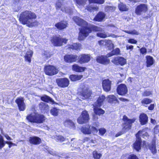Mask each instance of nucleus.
Returning <instances> with one entry per match:
<instances>
[{
    "instance_id": "1",
    "label": "nucleus",
    "mask_w": 159,
    "mask_h": 159,
    "mask_svg": "<svg viewBox=\"0 0 159 159\" xmlns=\"http://www.w3.org/2000/svg\"><path fill=\"white\" fill-rule=\"evenodd\" d=\"M73 20L79 26H81L79 28L80 32L78 39L81 40L84 39L89 35L92 31H102L103 30L100 27L94 25H88L86 21L77 16L73 17Z\"/></svg>"
},
{
    "instance_id": "2",
    "label": "nucleus",
    "mask_w": 159,
    "mask_h": 159,
    "mask_svg": "<svg viewBox=\"0 0 159 159\" xmlns=\"http://www.w3.org/2000/svg\"><path fill=\"white\" fill-rule=\"evenodd\" d=\"M36 18L35 13L30 11H26L20 14L19 19L22 24L30 27L37 26L38 25L39 22L36 20Z\"/></svg>"
},
{
    "instance_id": "3",
    "label": "nucleus",
    "mask_w": 159,
    "mask_h": 159,
    "mask_svg": "<svg viewBox=\"0 0 159 159\" xmlns=\"http://www.w3.org/2000/svg\"><path fill=\"white\" fill-rule=\"evenodd\" d=\"M123 120L124 122L123 128L121 131L119 132L116 135V137L121 135L126 131L129 130L131 128V124L134 123L135 120L134 119H128L125 116H123Z\"/></svg>"
},
{
    "instance_id": "4",
    "label": "nucleus",
    "mask_w": 159,
    "mask_h": 159,
    "mask_svg": "<svg viewBox=\"0 0 159 159\" xmlns=\"http://www.w3.org/2000/svg\"><path fill=\"white\" fill-rule=\"evenodd\" d=\"M26 119L30 122L37 123L43 122L45 120V117L43 115L33 112L27 116Z\"/></svg>"
},
{
    "instance_id": "5",
    "label": "nucleus",
    "mask_w": 159,
    "mask_h": 159,
    "mask_svg": "<svg viewBox=\"0 0 159 159\" xmlns=\"http://www.w3.org/2000/svg\"><path fill=\"white\" fill-rule=\"evenodd\" d=\"M64 2L62 0H58L56 3L55 6L57 9H61V10L69 15L72 14L75 10L73 6L71 7L64 6Z\"/></svg>"
},
{
    "instance_id": "6",
    "label": "nucleus",
    "mask_w": 159,
    "mask_h": 159,
    "mask_svg": "<svg viewBox=\"0 0 159 159\" xmlns=\"http://www.w3.org/2000/svg\"><path fill=\"white\" fill-rule=\"evenodd\" d=\"M67 41V39L62 38L59 35L53 36L51 40V41L53 45L57 46H60L63 43H66Z\"/></svg>"
},
{
    "instance_id": "7",
    "label": "nucleus",
    "mask_w": 159,
    "mask_h": 159,
    "mask_svg": "<svg viewBox=\"0 0 159 159\" xmlns=\"http://www.w3.org/2000/svg\"><path fill=\"white\" fill-rule=\"evenodd\" d=\"M89 5L86 7V9L88 11L92 12L97 11L98 9V7L94 3L91 4V3L102 4L104 2V0H89Z\"/></svg>"
},
{
    "instance_id": "8",
    "label": "nucleus",
    "mask_w": 159,
    "mask_h": 159,
    "mask_svg": "<svg viewBox=\"0 0 159 159\" xmlns=\"http://www.w3.org/2000/svg\"><path fill=\"white\" fill-rule=\"evenodd\" d=\"M80 89H79V93L83 99L89 98L91 96V92L89 90L87 86H84Z\"/></svg>"
},
{
    "instance_id": "9",
    "label": "nucleus",
    "mask_w": 159,
    "mask_h": 159,
    "mask_svg": "<svg viewBox=\"0 0 159 159\" xmlns=\"http://www.w3.org/2000/svg\"><path fill=\"white\" fill-rule=\"evenodd\" d=\"M143 144L145 147L148 148L149 149L153 154L156 153L157 150L156 146V140L155 139H153L151 143H150L144 141Z\"/></svg>"
},
{
    "instance_id": "10",
    "label": "nucleus",
    "mask_w": 159,
    "mask_h": 159,
    "mask_svg": "<svg viewBox=\"0 0 159 159\" xmlns=\"http://www.w3.org/2000/svg\"><path fill=\"white\" fill-rule=\"evenodd\" d=\"M44 71L46 75H52L57 74L58 72V70L55 66L49 65L44 67Z\"/></svg>"
},
{
    "instance_id": "11",
    "label": "nucleus",
    "mask_w": 159,
    "mask_h": 159,
    "mask_svg": "<svg viewBox=\"0 0 159 159\" xmlns=\"http://www.w3.org/2000/svg\"><path fill=\"white\" fill-rule=\"evenodd\" d=\"M81 131L84 134H90L92 133L95 134L97 133L98 130L94 126L86 125L82 128Z\"/></svg>"
},
{
    "instance_id": "12",
    "label": "nucleus",
    "mask_w": 159,
    "mask_h": 159,
    "mask_svg": "<svg viewBox=\"0 0 159 159\" xmlns=\"http://www.w3.org/2000/svg\"><path fill=\"white\" fill-rule=\"evenodd\" d=\"M89 119V116L88 112L85 111H83L81 115L78 118L77 122L80 124H82L87 122Z\"/></svg>"
},
{
    "instance_id": "13",
    "label": "nucleus",
    "mask_w": 159,
    "mask_h": 159,
    "mask_svg": "<svg viewBox=\"0 0 159 159\" xmlns=\"http://www.w3.org/2000/svg\"><path fill=\"white\" fill-rule=\"evenodd\" d=\"M148 9V7L146 4L143 3L141 4L136 7L135 13L138 15H140L143 13L146 12Z\"/></svg>"
},
{
    "instance_id": "14",
    "label": "nucleus",
    "mask_w": 159,
    "mask_h": 159,
    "mask_svg": "<svg viewBox=\"0 0 159 159\" xmlns=\"http://www.w3.org/2000/svg\"><path fill=\"white\" fill-rule=\"evenodd\" d=\"M56 82L58 86L63 88L67 87L69 84V81L66 78L58 79Z\"/></svg>"
},
{
    "instance_id": "15",
    "label": "nucleus",
    "mask_w": 159,
    "mask_h": 159,
    "mask_svg": "<svg viewBox=\"0 0 159 159\" xmlns=\"http://www.w3.org/2000/svg\"><path fill=\"white\" fill-rule=\"evenodd\" d=\"M109 57H107V54L106 56H99L97 57V61L101 64L107 65L110 62L109 59L108 58Z\"/></svg>"
},
{
    "instance_id": "16",
    "label": "nucleus",
    "mask_w": 159,
    "mask_h": 159,
    "mask_svg": "<svg viewBox=\"0 0 159 159\" xmlns=\"http://www.w3.org/2000/svg\"><path fill=\"white\" fill-rule=\"evenodd\" d=\"M117 91L119 95H124L127 93L128 90L126 85L123 84H121L118 86Z\"/></svg>"
},
{
    "instance_id": "17",
    "label": "nucleus",
    "mask_w": 159,
    "mask_h": 159,
    "mask_svg": "<svg viewBox=\"0 0 159 159\" xmlns=\"http://www.w3.org/2000/svg\"><path fill=\"white\" fill-rule=\"evenodd\" d=\"M90 59L89 54H82L80 55L78 58V61L81 64L88 62Z\"/></svg>"
},
{
    "instance_id": "18",
    "label": "nucleus",
    "mask_w": 159,
    "mask_h": 159,
    "mask_svg": "<svg viewBox=\"0 0 159 159\" xmlns=\"http://www.w3.org/2000/svg\"><path fill=\"white\" fill-rule=\"evenodd\" d=\"M16 102L18 105L20 111H23L25 108V105L24 102V100L22 97L18 98L16 99Z\"/></svg>"
},
{
    "instance_id": "19",
    "label": "nucleus",
    "mask_w": 159,
    "mask_h": 159,
    "mask_svg": "<svg viewBox=\"0 0 159 159\" xmlns=\"http://www.w3.org/2000/svg\"><path fill=\"white\" fill-rule=\"evenodd\" d=\"M102 87L103 89L106 92H108L111 89V82L108 79L102 81Z\"/></svg>"
},
{
    "instance_id": "20",
    "label": "nucleus",
    "mask_w": 159,
    "mask_h": 159,
    "mask_svg": "<svg viewBox=\"0 0 159 159\" xmlns=\"http://www.w3.org/2000/svg\"><path fill=\"white\" fill-rule=\"evenodd\" d=\"M77 57V55H67L64 57V59L65 61L67 62H72L76 61Z\"/></svg>"
},
{
    "instance_id": "21",
    "label": "nucleus",
    "mask_w": 159,
    "mask_h": 159,
    "mask_svg": "<svg viewBox=\"0 0 159 159\" xmlns=\"http://www.w3.org/2000/svg\"><path fill=\"white\" fill-rule=\"evenodd\" d=\"M98 43L100 45H104L105 43L108 47V49L110 50L113 48V44L111 40H101L98 42Z\"/></svg>"
},
{
    "instance_id": "22",
    "label": "nucleus",
    "mask_w": 159,
    "mask_h": 159,
    "mask_svg": "<svg viewBox=\"0 0 159 159\" xmlns=\"http://www.w3.org/2000/svg\"><path fill=\"white\" fill-rule=\"evenodd\" d=\"M100 107L98 105H97L96 103H95L93 105V111L94 113L99 116L105 113V111L100 108Z\"/></svg>"
},
{
    "instance_id": "23",
    "label": "nucleus",
    "mask_w": 159,
    "mask_h": 159,
    "mask_svg": "<svg viewBox=\"0 0 159 159\" xmlns=\"http://www.w3.org/2000/svg\"><path fill=\"white\" fill-rule=\"evenodd\" d=\"M67 23L66 21H61L55 25V27L59 30L65 29L67 26Z\"/></svg>"
},
{
    "instance_id": "24",
    "label": "nucleus",
    "mask_w": 159,
    "mask_h": 159,
    "mask_svg": "<svg viewBox=\"0 0 159 159\" xmlns=\"http://www.w3.org/2000/svg\"><path fill=\"white\" fill-rule=\"evenodd\" d=\"M146 129H143L142 130H140L139 131L136 135V138H140V136H142L144 138L147 139L148 137V134L146 130Z\"/></svg>"
},
{
    "instance_id": "25",
    "label": "nucleus",
    "mask_w": 159,
    "mask_h": 159,
    "mask_svg": "<svg viewBox=\"0 0 159 159\" xmlns=\"http://www.w3.org/2000/svg\"><path fill=\"white\" fill-rule=\"evenodd\" d=\"M39 108L43 112H45L49 111V108L47 103L42 102L39 104Z\"/></svg>"
},
{
    "instance_id": "26",
    "label": "nucleus",
    "mask_w": 159,
    "mask_h": 159,
    "mask_svg": "<svg viewBox=\"0 0 159 159\" xmlns=\"http://www.w3.org/2000/svg\"><path fill=\"white\" fill-rule=\"evenodd\" d=\"M29 141L31 143L34 144H38L41 143V139L38 137L34 136L30 138Z\"/></svg>"
},
{
    "instance_id": "27",
    "label": "nucleus",
    "mask_w": 159,
    "mask_h": 159,
    "mask_svg": "<svg viewBox=\"0 0 159 159\" xmlns=\"http://www.w3.org/2000/svg\"><path fill=\"white\" fill-rule=\"evenodd\" d=\"M136 140L134 144V148L137 151H139L141 148V140L140 138H136Z\"/></svg>"
},
{
    "instance_id": "28",
    "label": "nucleus",
    "mask_w": 159,
    "mask_h": 159,
    "mask_svg": "<svg viewBox=\"0 0 159 159\" xmlns=\"http://www.w3.org/2000/svg\"><path fill=\"white\" fill-rule=\"evenodd\" d=\"M146 66L147 67H149L153 64L154 60L153 57L150 56H147L146 57Z\"/></svg>"
},
{
    "instance_id": "29",
    "label": "nucleus",
    "mask_w": 159,
    "mask_h": 159,
    "mask_svg": "<svg viewBox=\"0 0 159 159\" xmlns=\"http://www.w3.org/2000/svg\"><path fill=\"white\" fill-rule=\"evenodd\" d=\"M139 120L141 124L142 125H144L147 123L148 117L146 114H142L140 116Z\"/></svg>"
},
{
    "instance_id": "30",
    "label": "nucleus",
    "mask_w": 159,
    "mask_h": 159,
    "mask_svg": "<svg viewBox=\"0 0 159 159\" xmlns=\"http://www.w3.org/2000/svg\"><path fill=\"white\" fill-rule=\"evenodd\" d=\"M105 16V14L104 13L99 12L96 15L94 20L96 21H101L104 18Z\"/></svg>"
},
{
    "instance_id": "31",
    "label": "nucleus",
    "mask_w": 159,
    "mask_h": 159,
    "mask_svg": "<svg viewBox=\"0 0 159 159\" xmlns=\"http://www.w3.org/2000/svg\"><path fill=\"white\" fill-rule=\"evenodd\" d=\"M87 1V0H74L78 7L80 8L86 4Z\"/></svg>"
},
{
    "instance_id": "32",
    "label": "nucleus",
    "mask_w": 159,
    "mask_h": 159,
    "mask_svg": "<svg viewBox=\"0 0 159 159\" xmlns=\"http://www.w3.org/2000/svg\"><path fill=\"white\" fill-rule=\"evenodd\" d=\"M72 70L77 72H81L84 71L86 69L85 67H80L78 65L75 64L72 66Z\"/></svg>"
},
{
    "instance_id": "33",
    "label": "nucleus",
    "mask_w": 159,
    "mask_h": 159,
    "mask_svg": "<svg viewBox=\"0 0 159 159\" xmlns=\"http://www.w3.org/2000/svg\"><path fill=\"white\" fill-rule=\"evenodd\" d=\"M33 54V52L31 50L28 51L24 56L25 61H27L29 63L31 62V58Z\"/></svg>"
},
{
    "instance_id": "34",
    "label": "nucleus",
    "mask_w": 159,
    "mask_h": 159,
    "mask_svg": "<svg viewBox=\"0 0 159 159\" xmlns=\"http://www.w3.org/2000/svg\"><path fill=\"white\" fill-rule=\"evenodd\" d=\"M107 100L110 103L113 102H119L117 98L113 95H109L107 97Z\"/></svg>"
},
{
    "instance_id": "35",
    "label": "nucleus",
    "mask_w": 159,
    "mask_h": 159,
    "mask_svg": "<svg viewBox=\"0 0 159 159\" xmlns=\"http://www.w3.org/2000/svg\"><path fill=\"white\" fill-rule=\"evenodd\" d=\"M81 48V44L80 43H74L71 45H69L68 48L75 50H80Z\"/></svg>"
},
{
    "instance_id": "36",
    "label": "nucleus",
    "mask_w": 159,
    "mask_h": 159,
    "mask_svg": "<svg viewBox=\"0 0 159 159\" xmlns=\"http://www.w3.org/2000/svg\"><path fill=\"white\" fill-rule=\"evenodd\" d=\"M82 77V75H72L70 76V78L72 81H76L81 80Z\"/></svg>"
},
{
    "instance_id": "37",
    "label": "nucleus",
    "mask_w": 159,
    "mask_h": 159,
    "mask_svg": "<svg viewBox=\"0 0 159 159\" xmlns=\"http://www.w3.org/2000/svg\"><path fill=\"white\" fill-rule=\"evenodd\" d=\"M41 99L44 102H51L52 104H54L55 102L50 97L46 95H44L41 97Z\"/></svg>"
},
{
    "instance_id": "38",
    "label": "nucleus",
    "mask_w": 159,
    "mask_h": 159,
    "mask_svg": "<svg viewBox=\"0 0 159 159\" xmlns=\"http://www.w3.org/2000/svg\"><path fill=\"white\" fill-rule=\"evenodd\" d=\"M120 53V49L118 48H116L113 50L111 52L107 54V57H110L115 55H118Z\"/></svg>"
},
{
    "instance_id": "39",
    "label": "nucleus",
    "mask_w": 159,
    "mask_h": 159,
    "mask_svg": "<svg viewBox=\"0 0 159 159\" xmlns=\"http://www.w3.org/2000/svg\"><path fill=\"white\" fill-rule=\"evenodd\" d=\"M64 125L65 126L67 127H73L74 126V123L71 120L69 119H67L64 122Z\"/></svg>"
},
{
    "instance_id": "40",
    "label": "nucleus",
    "mask_w": 159,
    "mask_h": 159,
    "mask_svg": "<svg viewBox=\"0 0 159 159\" xmlns=\"http://www.w3.org/2000/svg\"><path fill=\"white\" fill-rule=\"evenodd\" d=\"M118 7L120 11H127L129 9L128 7L122 3L119 4Z\"/></svg>"
},
{
    "instance_id": "41",
    "label": "nucleus",
    "mask_w": 159,
    "mask_h": 159,
    "mask_svg": "<svg viewBox=\"0 0 159 159\" xmlns=\"http://www.w3.org/2000/svg\"><path fill=\"white\" fill-rule=\"evenodd\" d=\"M106 98L103 95H102L99 96V98L97 100V105L100 106L102 104L103 102L105 99Z\"/></svg>"
},
{
    "instance_id": "42",
    "label": "nucleus",
    "mask_w": 159,
    "mask_h": 159,
    "mask_svg": "<svg viewBox=\"0 0 159 159\" xmlns=\"http://www.w3.org/2000/svg\"><path fill=\"white\" fill-rule=\"evenodd\" d=\"M93 155L94 159H99L102 156L101 153L98 152L96 150L93 151Z\"/></svg>"
},
{
    "instance_id": "43",
    "label": "nucleus",
    "mask_w": 159,
    "mask_h": 159,
    "mask_svg": "<svg viewBox=\"0 0 159 159\" xmlns=\"http://www.w3.org/2000/svg\"><path fill=\"white\" fill-rule=\"evenodd\" d=\"M59 109L56 107L53 108L50 110V113L52 115L54 116H57L59 111Z\"/></svg>"
},
{
    "instance_id": "44",
    "label": "nucleus",
    "mask_w": 159,
    "mask_h": 159,
    "mask_svg": "<svg viewBox=\"0 0 159 159\" xmlns=\"http://www.w3.org/2000/svg\"><path fill=\"white\" fill-rule=\"evenodd\" d=\"M97 35L98 37L102 38H106L109 36V34L106 33L104 32H99L97 34Z\"/></svg>"
},
{
    "instance_id": "45",
    "label": "nucleus",
    "mask_w": 159,
    "mask_h": 159,
    "mask_svg": "<svg viewBox=\"0 0 159 159\" xmlns=\"http://www.w3.org/2000/svg\"><path fill=\"white\" fill-rule=\"evenodd\" d=\"M152 100L148 98H144L141 101L143 105L148 104L151 103Z\"/></svg>"
},
{
    "instance_id": "46",
    "label": "nucleus",
    "mask_w": 159,
    "mask_h": 159,
    "mask_svg": "<svg viewBox=\"0 0 159 159\" xmlns=\"http://www.w3.org/2000/svg\"><path fill=\"white\" fill-rule=\"evenodd\" d=\"M124 31L129 34H130L133 35H138L139 34V33L138 31L136 30H125Z\"/></svg>"
},
{
    "instance_id": "47",
    "label": "nucleus",
    "mask_w": 159,
    "mask_h": 159,
    "mask_svg": "<svg viewBox=\"0 0 159 159\" xmlns=\"http://www.w3.org/2000/svg\"><path fill=\"white\" fill-rule=\"evenodd\" d=\"M118 65H120L121 66L124 65L126 63V60L124 58L119 57Z\"/></svg>"
},
{
    "instance_id": "48",
    "label": "nucleus",
    "mask_w": 159,
    "mask_h": 159,
    "mask_svg": "<svg viewBox=\"0 0 159 159\" xmlns=\"http://www.w3.org/2000/svg\"><path fill=\"white\" fill-rule=\"evenodd\" d=\"M119 57H113L111 62L115 64L118 65L119 61Z\"/></svg>"
},
{
    "instance_id": "49",
    "label": "nucleus",
    "mask_w": 159,
    "mask_h": 159,
    "mask_svg": "<svg viewBox=\"0 0 159 159\" xmlns=\"http://www.w3.org/2000/svg\"><path fill=\"white\" fill-rule=\"evenodd\" d=\"M5 142L3 137L0 134V149L3 148L5 145Z\"/></svg>"
},
{
    "instance_id": "50",
    "label": "nucleus",
    "mask_w": 159,
    "mask_h": 159,
    "mask_svg": "<svg viewBox=\"0 0 159 159\" xmlns=\"http://www.w3.org/2000/svg\"><path fill=\"white\" fill-rule=\"evenodd\" d=\"M115 9L114 7L110 6H107L105 7V10L106 11H113Z\"/></svg>"
},
{
    "instance_id": "51",
    "label": "nucleus",
    "mask_w": 159,
    "mask_h": 159,
    "mask_svg": "<svg viewBox=\"0 0 159 159\" xmlns=\"http://www.w3.org/2000/svg\"><path fill=\"white\" fill-rule=\"evenodd\" d=\"M55 139L56 140L61 142H63L65 139L64 137L61 135L56 136L55 137Z\"/></svg>"
},
{
    "instance_id": "52",
    "label": "nucleus",
    "mask_w": 159,
    "mask_h": 159,
    "mask_svg": "<svg viewBox=\"0 0 159 159\" xmlns=\"http://www.w3.org/2000/svg\"><path fill=\"white\" fill-rule=\"evenodd\" d=\"M84 142L85 141H89V142H91V143H97V141L95 139H90L89 138H85L84 139Z\"/></svg>"
},
{
    "instance_id": "53",
    "label": "nucleus",
    "mask_w": 159,
    "mask_h": 159,
    "mask_svg": "<svg viewBox=\"0 0 159 159\" xmlns=\"http://www.w3.org/2000/svg\"><path fill=\"white\" fill-rule=\"evenodd\" d=\"M152 92L149 90H146L144 92L143 95L144 96H147L152 94Z\"/></svg>"
},
{
    "instance_id": "54",
    "label": "nucleus",
    "mask_w": 159,
    "mask_h": 159,
    "mask_svg": "<svg viewBox=\"0 0 159 159\" xmlns=\"http://www.w3.org/2000/svg\"><path fill=\"white\" fill-rule=\"evenodd\" d=\"M99 134L101 135H104L106 132V130L104 128H101L98 129Z\"/></svg>"
},
{
    "instance_id": "55",
    "label": "nucleus",
    "mask_w": 159,
    "mask_h": 159,
    "mask_svg": "<svg viewBox=\"0 0 159 159\" xmlns=\"http://www.w3.org/2000/svg\"><path fill=\"white\" fill-rule=\"evenodd\" d=\"M127 159H139L137 157L135 154H131L127 157Z\"/></svg>"
},
{
    "instance_id": "56",
    "label": "nucleus",
    "mask_w": 159,
    "mask_h": 159,
    "mask_svg": "<svg viewBox=\"0 0 159 159\" xmlns=\"http://www.w3.org/2000/svg\"><path fill=\"white\" fill-rule=\"evenodd\" d=\"M154 132L155 134H157L159 132V126L156 125L154 128Z\"/></svg>"
},
{
    "instance_id": "57",
    "label": "nucleus",
    "mask_w": 159,
    "mask_h": 159,
    "mask_svg": "<svg viewBox=\"0 0 159 159\" xmlns=\"http://www.w3.org/2000/svg\"><path fill=\"white\" fill-rule=\"evenodd\" d=\"M140 52L142 54H145L147 52V50L145 48H142L140 49Z\"/></svg>"
},
{
    "instance_id": "58",
    "label": "nucleus",
    "mask_w": 159,
    "mask_h": 159,
    "mask_svg": "<svg viewBox=\"0 0 159 159\" xmlns=\"http://www.w3.org/2000/svg\"><path fill=\"white\" fill-rule=\"evenodd\" d=\"M128 42L129 43H136L137 42V41L134 39H129Z\"/></svg>"
},
{
    "instance_id": "59",
    "label": "nucleus",
    "mask_w": 159,
    "mask_h": 159,
    "mask_svg": "<svg viewBox=\"0 0 159 159\" xmlns=\"http://www.w3.org/2000/svg\"><path fill=\"white\" fill-rule=\"evenodd\" d=\"M155 105L154 104H151L148 107V109L150 110H152L154 109Z\"/></svg>"
},
{
    "instance_id": "60",
    "label": "nucleus",
    "mask_w": 159,
    "mask_h": 159,
    "mask_svg": "<svg viewBox=\"0 0 159 159\" xmlns=\"http://www.w3.org/2000/svg\"><path fill=\"white\" fill-rule=\"evenodd\" d=\"M3 135L4 136V137L6 138V139L9 140H11V137H9V136L7 134H3Z\"/></svg>"
},
{
    "instance_id": "61",
    "label": "nucleus",
    "mask_w": 159,
    "mask_h": 159,
    "mask_svg": "<svg viewBox=\"0 0 159 159\" xmlns=\"http://www.w3.org/2000/svg\"><path fill=\"white\" fill-rule=\"evenodd\" d=\"M97 115L98 114H96L95 113L93 115V119L94 120H96L98 119Z\"/></svg>"
},
{
    "instance_id": "62",
    "label": "nucleus",
    "mask_w": 159,
    "mask_h": 159,
    "mask_svg": "<svg viewBox=\"0 0 159 159\" xmlns=\"http://www.w3.org/2000/svg\"><path fill=\"white\" fill-rule=\"evenodd\" d=\"M126 49L127 50L130 49L132 50L133 48V46L132 45H127L126 46Z\"/></svg>"
},
{
    "instance_id": "63",
    "label": "nucleus",
    "mask_w": 159,
    "mask_h": 159,
    "mask_svg": "<svg viewBox=\"0 0 159 159\" xmlns=\"http://www.w3.org/2000/svg\"><path fill=\"white\" fill-rule=\"evenodd\" d=\"M5 142V143L7 144H11L13 146H16V143H13L11 141H6Z\"/></svg>"
},
{
    "instance_id": "64",
    "label": "nucleus",
    "mask_w": 159,
    "mask_h": 159,
    "mask_svg": "<svg viewBox=\"0 0 159 159\" xmlns=\"http://www.w3.org/2000/svg\"><path fill=\"white\" fill-rule=\"evenodd\" d=\"M119 99L121 101L123 102H125L128 101V100L124 98H119Z\"/></svg>"
}]
</instances>
